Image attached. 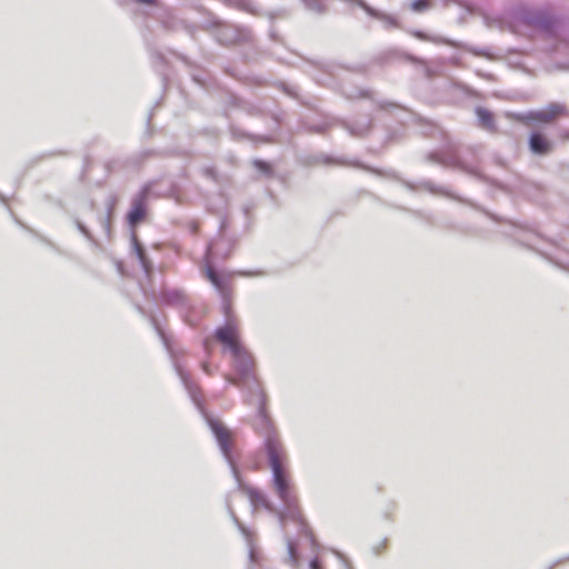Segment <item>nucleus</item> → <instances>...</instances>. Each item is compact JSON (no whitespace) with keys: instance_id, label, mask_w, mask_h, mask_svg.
<instances>
[{"instance_id":"1","label":"nucleus","mask_w":569,"mask_h":569,"mask_svg":"<svg viewBox=\"0 0 569 569\" xmlns=\"http://www.w3.org/2000/svg\"><path fill=\"white\" fill-rule=\"evenodd\" d=\"M151 322L171 358L172 366L177 376L179 377L181 383L183 385L192 402L204 416L207 425L216 439L220 452L222 453L224 460L229 465L232 476L238 477V468L232 458V441L230 431L219 420L208 416L204 412L199 388L197 387L196 383L192 382L189 373L184 370L183 365L179 361L178 357L176 356L170 345L169 338L166 336L164 331L160 328V326L158 325L153 317L151 318Z\"/></svg>"},{"instance_id":"2","label":"nucleus","mask_w":569,"mask_h":569,"mask_svg":"<svg viewBox=\"0 0 569 569\" xmlns=\"http://www.w3.org/2000/svg\"><path fill=\"white\" fill-rule=\"evenodd\" d=\"M261 427L263 428L262 447L271 470L272 488L280 500H288L292 495V483L287 466V450L270 420L268 423H261Z\"/></svg>"},{"instance_id":"3","label":"nucleus","mask_w":569,"mask_h":569,"mask_svg":"<svg viewBox=\"0 0 569 569\" xmlns=\"http://www.w3.org/2000/svg\"><path fill=\"white\" fill-rule=\"evenodd\" d=\"M231 353L234 359V370L237 377L228 378L229 383L241 386L242 388L247 389V401L257 406V411L261 423H268L270 419L266 413V395L252 372V358L243 350L242 347L238 349V352Z\"/></svg>"},{"instance_id":"4","label":"nucleus","mask_w":569,"mask_h":569,"mask_svg":"<svg viewBox=\"0 0 569 569\" xmlns=\"http://www.w3.org/2000/svg\"><path fill=\"white\" fill-rule=\"evenodd\" d=\"M515 18L522 24L553 34L557 28V18L549 8L521 7L516 10Z\"/></svg>"},{"instance_id":"5","label":"nucleus","mask_w":569,"mask_h":569,"mask_svg":"<svg viewBox=\"0 0 569 569\" xmlns=\"http://www.w3.org/2000/svg\"><path fill=\"white\" fill-rule=\"evenodd\" d=\"M227 224V218H221L218 234L208 243L206 249L204 259L208 261H223L230 257L236 244V239L226 233Z\"/></svg>"},{"instance_id":"6","label":"nucleus","mask_w":569,"mask_h":569,"mask_svg":"<svg viewBox=\"0 0 569 569\" xmlns=\"http://www.w3.org/2000/svg\"><path fill=\"white\" fill-rule=\"evenodd\" d=\"M280 501L282 502V508H276V511H273L272 513L276 515L281 529H284L287 521L296 522L299 526L301 533L309 538L310 542L313 545L315 537L311 530L308 528L306 520L301 515L296 497L293 495H290L288 500Z\"/></svg>"},{"instance_id":"7","label":"nucleus","mask_w":569,"mask_h":569,"mask_svg":"<svg viewBox=\"0 0 569 569\" xmlns=\"http://www.w3.org/2000/svg\"><path fill=\"white\" fill-rule=\"evenodd\" d=\"M209 23L210 26L217 28L214 38L219 43L223 46L250 42L252 39V32L247 27L224 23L221 22L219 19H213Z\"/></svg>"},{"instance_id":"8","label":"nucleus","mask_w":569,"mask_h":569,"mask_svg":"<svg viewBox=\"0 0 569 569\" xmlns=\"http://www.w3.org/2000/svg\"><path fill=\"white\" fill-rule=\"evenodd\" d=\"M427 159L443 167L463 171L468 174L477 177L478 179H483V176L479 172L478 168L475 164L468 163L466 160H463L461 154L456 149H449L441 152H430L427 154Z\"/></svg>"},{"instance_id":"9","label":"nucleus","mask_w":569,"mask_h":569,"mask_svg":"<svg viewBox=\"0 0 569 569\" xmlns=\"http://www.w3.org/2000/svg\"><path fill=\"white\" fill-rule=\"evenodd\" d=\"M567 108L565 104L552 102L541 110H529L523 113L517 114V119L525 124H535L537 122H549L560 114H565Z\"/></svg>"},{"instance_id":"10","label":"nucleus","mask_w":569,"mask_h":569,"mask_svg":"<svg viewBox=\"0 0 569 569\" xmlns=\"http://www.w3.org/2000/svg\"><path fill=\"white\" fill-rule=\"evenodd\" d=\"M223 311L228 321L226 325L218 327L214 330V337L219 342L228 348L230 352H238V349L241 348V346L237 339V326L230 319L231 307L229 302L223 303Z\"/></svg>"},{"instance_id":"11","label":"nucleus","mask_w":569,"mask_h":569,"mask_svg":"<svg viewBox=\"0 0 569 569\" xmlns=\"http://www.w3.org/2000/svg\"><path fill=\"white\" fill-rule=\"evenodd\" d=\"M158 21L162 26L163 29L170 32H176L179 30H184L191 37L198 31V27L194 23L188 22L181 18H179L172 9L168 7H163L157 17Z\"/></svg>"},{"instance_id":"12","label":"nucleus","mask_w":569,"mask_h":569,"mask_svg":"<svg viewBox=\"0 0 569 569\" xmlns=\"http://www.w3.org/2000/svg\"><path fill=\"white\" fill-rule=\"evenodd\" d=\"M233 478L237 482V488L247 495V497L253 508L262 507L263 509H266L267 511H269L271 513L273 511H276V507L273 506V503L270 501V499L267 497V495L264 492H262L260 489L254 488L250 485L243 483L239 470H238V477H233Z\"/></svg>"},{"instance_id":"13","label":"nucleus","mask_w":569,"mask_h":569,"mask_svg":"<svg viewBox=\"0 0 569 569\" xmlns=\"http://www.w3.org/2000/svg\"><path fill=\"white\" fill-rule=\"evenodd\" d=\"M148 194L149 189L143 187L131 200V208L127 212V222L132 230L141 223L147 216Z\"/></svg>"},{"instance_id":"14","label":"nucleus","mask_w":569,"mask_h":569,"mask_svg":"<svg viewBox=\"0 0 569 569\" xmlns=\"http://www.w3.org/2000/svg\"><path fill=\"white\" fill-rule=\"evenodd\" d=\"M159 301L166 306L188 308V301L184 292L178 288L164 287L159 292Z\"/></svg>"},{"instance_id":"15","label":"nucleus","mask_w":569,"mask_h":569,"mask_svg":"<svg viewBox=\"0 0 569 569\" xmlns=\"http://www.w3.org/2000/svg\"><path fill=\"white\" fill-rule=\"evenodd\" d=\"M529 150L536 156L549 154L552 149V142L540 131H533L528 139Z\"/></svg>"},{"instance_id":"16","label":"nucleus","mask_w":569,"mask_h":569,"mask_svg":"<svg viewBox=\"0 0 569 569\" xmlns=\"http://www.w3.org/2000/svg\"><path fill=\"white\" fill-rule=\"evenodd\" d=\"M130 241L140 267L142 268L146 276H149L152 272L153 266L147 254L144 247L139 241L138 236L134 231H131Z\"/></svg>"},{"instance_id":"17","label":"nucleus","mask_w":569,"mask_h":569,"mask_svg":"<svg viewBox=\"0 0 569 569\" xmlns=\"http://www.w3.org/2000/svg\"><path fill=\"white\" fill-rule=\"evenodd\" d=\"M206 260V274L209 281L213 284V287L221 293L223 297V303L227 302L228 287L224 279L219 274V272L213 268L212 263L216 260Z\"/></svg>"},{"instance_id":"18","label":"nucleus","mask_w":569,"mask_h":569,"mask_svg":"<svg viewBox=\"0 0 569 569\" xmlns=\"http://www.w3.org/2000/svg\"><path fill=\"white\" fill-rule=\"evenodd\" d=\"M371 123L372 119L368 116L353 122L343 121L342 126L350 136L360 138L370 131Z\"/></svg>"},{"instance_id":"19","label":"nucleus","mask_w":569,"mask_h":569,"mask_svg":"<svg viewBox=\"0 0 569 569\" xmlns=\"http://www.w3.org/2000/svg\"><path fill=\"white\" fill-rule=\"evenodd\" d=\"M475 112L480 128L490 133H495L498 131L493 113L490 110L482 107H477Z\"/></svg>"},{"instance_id":"20","label":"nucleus","mask_w":569,"mask_h":569,"mask_svg":"<svg viewBox=\"0 0 569 569\" xmlns=\"http://www.w3.org/2000/svg\"><path fill=\"white\" fill-rule=\"evenodd\" d=\"M401 183L407 189H409L411 191H416L419 188H423V189H426L427 191H429L430 193H433V194H443V196H448V197L451 196L450 192L446 188L439 187V186L435 184L430 180H422L419 183H413V182H410L408 180H402Z\"/></svg>"},{"instance_id":"21","label":"nucleus","mask_w":569,"mask_h":569,"mask_svg":"<svg viewBox=\"0 0 569 569\" xmlns=\"http://www.w3.org/2000/svg\"><path fill=\"white\" fill-rule=\"evenodd\" d=\"M0 202L8 209V206H7V198L3 193L0 192ZM11 217L13 218V221L16 222V224H18L20 228H22L23 230H26L27 232H29L30 234H32L34 238L39 239L40 241H42L43 243L52 247V242L46 238L44 236H42L41 233H39L37 230L32 229L31 227L27 226L24 222H22L20 219H18L12 211H9Z\"/></svg>"},{"instance_id":"22","label":"nucleus","mask_w":569,"mask_h":569,"mask_svg":"<svg viewBox=\"0 0 569 569\" xmlns=\"http://www.w3.org/2000/svg\"><path fill=\"white\" fill-rule=\"evenodd\" d=\"M413 34L420 40L432 41L435 43H442V44H447L450 47H460L458 41L450 40L447 38H441V37H429L422 31H415Z\"/></svg>"},{"instance_id":"23","label":"nucleus","mask_w":569,"mask_h":569,"mask_svg":"<svg viewBox=\"0 0 569 569\" xmlns=\"http://www.w3.org/2000/svg\"><path fill=\"white\" fill-rule=\"evenodd\" d=\"M316 160L318 162H321L323 164H327V166H345V164H349V162L343 159V158H337V157H333V156H329V154H319L316 157ZM350 164H353V166H359L357 162H350Z\"/></svg>"},{"instance_id":"24","label":"nucleus","mask_w":569,"mask_h":569,"mask_svg":"<svg viewBox=\"0 0 569 569\" xmlns=\"http://www.w3.org/2000/svg\"><path fill=\"white\" fill-rule=\"evenodd\" d=\"M305 8L313 13L322 14L326 12V6L321 0H301Z\"/></svg>"},{"instance_id":"25","label":"nucleus","mask_w":569,"mask_h":569,"mask_svg":"<svg viewBox=\"0 0 569 569\" xmlns=\"http://www.w3.org/2000/svg\"><path fill=\"white\" fill-rule=\"evenodd\" d=\"M288 560L292 567L298 566V550L297 545L292 539H287Z\"/></svg>"},{"instance_id":"26","label":"nucleus","mask_w":569,"mask_h":569,"mask_svg":"<svg viewBox=\"0 0 569 569\" xmlns=\"http://www.w3.org/2000/svg\"><path fill=\"white\" fill-rule=\"evenodd\" d=\"M252 164H253V167H254L258 171H260L261 173H263V174H264V176H267V177H270V176H272V173H273V170H272L271 166H270L267 161H264V160H261V159H254V160L252 161Z\"/></svg>"},{"instance_id":"27","label":"nucleus","mask_w":569,"mask_h":569,"mask_svg":"<svg viewBox=\"0 0 569 569\" xmlns=\"http://www.w3.org/2000/svg\"><path fill=\"white\" fill-rule=\"evenodd\" d=\"M74 223H76L77 229L83 237H86L88 240L94 242L89 228L82 221H80L79 219H76Z\"/></svg>"},{"instance_id":"28","label":"nucleus","mask_w":569,"mask_h":569,"mask_svg":"<svg viewBox=\"0 0 569 569\" xmlns=\"http://www.w3.org/2000/svg\"><path fill=\"white\" fill-rule=\"evenodd\" d=\"M460 44L459 48H463L466 50H468L469 52H471L472 54L475 56H478V57H489V52L487 49H483V48H477V47H469V46H465L460 42H458Z\"/></svg>"},{"instance_id":"29","label":"nucleus","mask_w":569,"mask_h":569,"mask_svg":"<svg viewBox=\"0 0 569 569\" xmlns=\"http://www.w3.org/2000/svg\"><path fill=\"white\" fill-rule=\"evenodd\" d=\"M430 7L429 0H415L411 3V9L416 12H422Z\"/></svg>"},{"instance_id":"30","label":"nucleus","mask_w":569,"mask_h":569,"mask_svg":"<svg viewBox=\"0 0 569 569\" xmlns=\"http://www.w3.org/2000/svg\"><path fill=\"white\" fill-rule=\"evenodd\" d=\"M59 154H63V152L60 150H53V151H48V152L41 153L40 156H37L36 158H33L31 160L30 166H33L34 163L39 162L40 160H42L47 157L59 156Z\"/></svg>"},{"instance_id":"31","label":"nucleus","mask_w":569,"mask_h":569,"mask_svg":"<svg viewBox=\"0 0 569 569\" xmlns=\"http://www.w3.org/2000/svg\"><path fill=\"white\" fill-rule=\"evenodd\" d=\"M228 509H229V512H230V516L233 520V522L236 523V526L239 528V530L244 535L247 536L248 532H247V529L240 523L239 519L236 517L234 512L232 511V509L230 508V506H228Z\"/></svg>"},{"instance_id":"32","label":"nucleus","mask_w":569,"mask_h":569,"mask_svg":"<svg viewBox=\"0 0 569 569\" xmlns=\"http://www.w3.org/2000/svg\"><path fill=\"white\" fill-rule=\"evenodd\" d=\"M230 133L233 139H240V138L247 137V133H244L241 129H239L234 126L230 127Z\"/></svg>"},{"instance_id":"33","label":"nucleus","mask_w":569,"mask_h":569,"mask_svg":"<svg viewBox=\"0 0 569 569\" xmlns=\"http://www.w3.org/2000/svg\"><path fill=\"white\" fill-rule=\"evenodd\" d=\"M347 97H348V98L359 97V98H368V99H371V98H372V93H371V91H369V90L361 89V90H358V92H357V94H356V96L348 94Z\"/></svg>"},{"instance_id":"34","label":"nucleus","mask_w":569,"mask_h":569,"mask_svg":"<svg viewBox=\"0 0 569 569\" xmlns=\"http://www.w3.org/2000/svg\"><path fill=\"white\" fill-rule=\"evenodd\" d=\"M378 108L380 110H386V109H389V108H400L397 103L395 102H390V101H379L378 102Z\"/></svg>"},{"instance_id":"35","label":"nucleus","mask_w":569,"mask_h":569,"mask_svg":"<svg viewBox=\"0 0 569 569\" xmlns=\"http://www.w3.org/2000/svg\"><path fill=\"white\" fill-rule=\"evenodd\" d=\"M239 274H241L243 277H260V276L264 274V271H262V270H254V271L246 270V271H240Z\"/></svg>"},{"instance_id":"36","label":"nucleus","mask_w":569,"mask_h":569,"mask_svg":"<svg viewBox=\"0 0 569 569\" xmlns=\"http://www.w3.org/2000/svg\"><path fill=\"white\" fill-rule=\"evenodd\" d=\"M307 569H322L321 567V563L319 561V559L317 557L312 558L309 563H308V568Z\"/></svg>"},{"instance_id":"37","label":"nucleus","mask_w":569,"mask_h":569,"mask_svg":"<svg viewBox=\"0 0 569 569\" xmlns=\"http://www.w3.org/2000/svg\"><path fill=\"white\" fill-rule=\"evenodd\" d=\"M337 556L340 558L342 569H352L351 565L345 558L343 555H341L340 552H337Z\"/></svg>"},{"instance_id":"38","label":"nucleus","mask_w":569,"mask_h":569,"mask_svg":"<svg viewBox=\"0 0 569 569\" xmlns=\"http://www.w3.org/2000/svg\"><path fill=\"white\" fill-rule=\"evenodd\" d=\"M151 58H152L153 60L159 61L160 63H163V62H164V57H163V54H162L161 52H159V51H156V50L151 51Z\"/></svg>"},{"instance_id":"39","label":"nucleus","mask_w":569,"mask_h":569,"mask_svg":"<svg viewBox=\"0 0 569 569\" xmlns=\"http://www.w3.org/2000/svg\"><path fill=\"white\" fill-rule=\"evenodd\" d=\"M133 1L137 3L147 4V6H158L157 0H133Z\"/></svg>"},{"instance_id":"40","label":"nucleus","mask_w":569,"mask_h":569,"mask_svg":"<svg viewBox=\"0 0 569 569\" xmlns=\"http://www.w3.org/2000/svg\"><path fill=\"white\" fill-rule=\"evenodd\" d=\"M249 561L250 562H254L256 561V552L253 550V548L250 546L249 547Z\"/></svg>"},{"instance_id":"41","label":"nucleus","mask_w":569,"mask_h":569,"mask_svg":"<svg viewBox=\"0 0 569 569\" xmlns=\"http://www.w3.org/2000/svg\"><path fill=\"white\" fill-rule=\"evenodd\" d=\"M204 172H206V174H207L208 177H210V178L214 179L216 171H214V169H213V168H206V169H204Z\"/></svg>"},{"instance_id":"42","label":"nucleus","mask_w":569,"mask_h":569,"mask_svg":"<svg viewBox=\"0 0 569 569\" xmlns=\"http://www.w3.org/2000/svg\"><path fill=\"white\" fill-rule=\"evenodd\" d=\"M192 79L194 82L199 83L200 86H204V80L201 79L199 76H192Z\"/></svg>"},{"instance_id":"43","label":"nucleus","mask_w":569,"mask_h":569,"mask_svg":"<svg viewBox=\"0 0 569 569\" xmlns=\"http://www.w3.org/2000/svg\"><path fill=\"white\" fill-rule=\"evenodd\" d=\"M101 224H102V228L107 231V213L101 219Z\"/></svg>"},{"instance_id":"44","label":"nucleus","mask_w":569,"mask_h":569,"mask_svg":"<svg viewBox=\"0 0 569 569\" xmlns=\"http://www.w3.org/2000/svg\"><path fill=\"white\" fill-rule=\"evenodd\" d=\"M563 561V559H559L557 561H555L552 565H550L547 569H553L555 566H557L558 563H561Z\"/></svg>"},{"instance_id":"45","label":"nucleus","mask_w":569,"mask_h":569,"mask_svg":"<svg viewBox=\"0 0 569 569\" xmlns=\"http://www.w3.org/2000/svg\"><path fill=\"white\" fill-rule=\"evenodd\" d=\"M556 264H558L559 267H561L562 269L569 271V264H562V263H559V262H555Z\"/></svg>"},{"instance_id":"46","label":"nucleus","mask_w":569,"mask_h":569,"mask_svg":"<svg viewBox=\"0 0 569 569\" xmlns=\"http://www.w3.org/2000/svg\"><path fill=\"white\" fill-rule=\"evenodd\" d=\"M202 369L204 372L210 373L209 366L207 363H202Z\"/></svg>"},{"instance_id":"47","label":"nucleus","mask_w":569,"mask_h":569,"mask_svg":"<svg viewBox=\"0 0 569 569\" xmlns=\"http://www.w3.org/2000/svg\"><path fill=\"white\" fill-rule=\"evenodd\" d=\"M316 81L319 83H326V79L315 77Z\"/></svg>"},{"instance_id":"48","label":"nucleus","mask_w":569,"mask_h":569,"mask_svg":"<svg viewBox=\"0 0 569 569\" xmlns=\"http://www.w3.org/2000/svg\"><path fill=\"white\" fill-rule=\"evenodd\" d=\"M323 130L325 128L322 126L315 128V131L317 132H322Z\"/></svg>"},{"instance_id":"49","label":"nucleus","mask_w":569,"mask_h":569,"mask_svg":"<svg viewBox=\"0 0 569 569\" xmlns=\"http://www.w3.org/2000/svg\"><path fill=\"white\" fill-rule=\"evenodd\" d=\"M369 171L375 172V173H378V174H381V176L383 174L381 171H379V170H377V169H369Z\"/></svg>"},{"instance_id":"50","label":"nucleus","mask_w":569,"mask_h":569,"mask_svg":"<svg viewBox=\"0 0 569 569\" xmlns=\"http://www.w3.org/2000/svg\"><path fill=\"white\" fill-rule=\"evenodd\" d=\"M260 141L266 142V141H268V139H267L266 137H261V138H260Z\"/></svg>"},{"instance_id":"51","label":"nucleus","mask_w":569,"mask_h":569,"mask_svg":"<svg viewBox=\"0 0 569 569\" xmlns=\"http://www.w3.org/2000/svg\"><path fill=\"white\" fill-rule=\"evenodd\" d=\"M270 36H271V38H272V39H274V38H276V36H274V33H273V32H271V33H270Z\"/></svg>"},{"instance_id":"52","label":"nucleus","mask_w":569,"mask_h":569,"mask_svg":"<svg viewBox=\"0 0 569 569\" xmlns=\"http://www.w3.org/2000/svg\"><path fill=\"white\" fill-rule=\"evenodd\" d=\"M566 559H569V556Z\"/></svg>"}]
</instances>
